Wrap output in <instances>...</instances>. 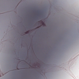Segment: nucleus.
Instances as JSON below:
<instances>
[{"mask_svg":"<svg viewBox=\"0 0 79 79\" xmlns=\"http://www.w3.org/2000/svg\"><path fill=\"white\" fill-rule=\"evenodd\" d=\"M27 32H26V33H27Z\"/></svg>","mask_w":79,"mask_h":79,"instance_id":"f257e3e1","label":"nucleus"}]
</instances>
